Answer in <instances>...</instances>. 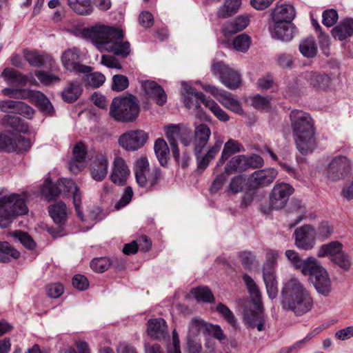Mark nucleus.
<instances>
[{"mask_svg":"<svg viewBox=\"0 0 353 353\" xmlns=\"http://www.w3.org/2000/svg\"><path fill=\"white\" fill-rule=\"evenodd\" d=\"M1 123L5 128H11L20 132H26L28 130L27 126L21 124V118L15 114L5 115Z\"/></svg>","mask_w":353,"mask_h":353,"instance_id":"obj_44","label":"nucleus"},{"mask_svg":"<svg viewBox=\"0 0 353 353\" xmlns=\"http://www.w3.org/2000/svg\"><path fill=\"white\" fill-rule=\"evenodd\" d=\"M216 311L221 314L224 319L232 326L236 327V319L232 312L224 304L219 303L216 306Z\"/></svg>","mask_w":353,"mask_h":353,"instance_id":"obj_54","label":"nucleus"},{"mask_svg":"<svg viewBox=\"0 0 353 353\" xmlns=\"http://www.w3.org/2000/svg\"><path fill=\"white\" fill-rule=\"evenodd\" d=\"M0 109L3 112H8L10 109L14 110L15 114L22 115L28 119H32L34 114V110L21 101L5 100L0 103Z\"/></svg>","mask_w":353,"mask_h":353,"instance_id":"obj_26","label":"nucleus"},{"mask_svg":"<svg viewBox=\"0 0 353 353\" xmlns=\"http://www.w3.org/2000/svg\"><path fill=\"white\" fill-rule=\"evenodd\" d=\"M145 94L159 105H163L167 101V94L164 90H144Z\"/></svg>","mask_w":353,"mask_h":353,"instance_id":"obj_52","label":"nucleus"},{"mask_svg":"<svg viewBox=\"0 0 353 353\" xmlns=\"http://www.w3.org/2000/svg\"><path fill=\"white\" fill-rule=\"evenodd\" d=\"M140 108L137 99L133 95L115 97L110 107L109 114L118 122L134 121L139 116Z\"/></svg>","mask_w":353,"mask_h":353,"instance_id":"obj_5","label":"nucleus"},{"mask_svg":"<svg viewBox=\"0 0 353 353\" xmlns=\"http://www.w3.org/2000/svg\"><path fill=\"white\" fill-rule=\"evenodd\" d=\"M110 266L109 259L105 257L97 258L90 262L91 268L97 272H104Z\"/></svg>","mask_w":353,"mask_h":353,"instance_id":"obj_56","label":"nucleus"},{"mask_svg":"<svg viewBox=\"0 0 353 353\" xmlns=\"http://www.w3.org/2000/svg\"><path fill=\"white\" fill-rule=\"evenodd\" d=\"M25 60L32 67L43 66L48 59L47 55L40 54L37 50L25 49L23 52Z\"/></svg>","mask_w":353,"mask_h":353,"instance_id":"obj_39","label":"nucleus"},{"mask_svg":"<svg viewBox=\"0 0 353 353\" xmlns=\"http://www.w3.org/2000/svg\"><path fill=\"white\" fill-rule=\"evenodd\" d=\"M85 81L89 86L99 88L105 81V77L99 72L86 73Z\"/></svg>","mask_w":353,"mask_h":353,"instance_id":"obj_58","label":"nucleus"},{"mask_svg":"<svg viewBox=\"0 0 353 353\" xmlns=\"http://www.w3.org/2000/svg\"><path fill=\"white\" fill-rule=\"evenodd\" d=\"M181 95L182 101L187 109H194L196 110V116L199 117L200 119L204 117V119L208 120V118L199 111L200 103H202L204 105L205 100H210L209 98H206L202 93L199 92H194V90H181Z\"/></svg>","mask_w":353,"mask_h":353,"instance_id":"obj_19","label":"nucleus"},{"mask_svg":"<svg viewBox=\"0 0 353 353\" xmlns=\"http://www.w3.org/2000/svg\"><path fill=\"white\" fill-rule=\"evenodd\" d=\"M330 77L324 74H313L310 78V83L314 87H319L325 88V87L330 86Z\"/></svg>","mask_w":353,"mask_h":353,"instance_id":"obj_60","label":"nucleus"},{"mask_svg":"<svg viewBox=\"0 0 353 353\" xmlns=\"http://www.w3.org/2000/svg\"><path fill=\"white\" fill-rule=\"evenodd\" d=\"M242 150L243 146L239 142L234 139H229L224 145L218 165L223 164L232 154L239 152Z\"/></svg>","mask_w":353,"mask_h":353,"instance_id":"obj_42","label":"nucleus"},{"mask_svg":"<svg viewBox=\"0 0 353 353\" xmlns=\"http://www.w3.org/2000/svg\"><path fill=\"white\" fill-rule=\"evenodd\" d=\"M295 245L299 249L308 250L315 243L314 228L310 225H304L294 230Z\"/></svg>","mask_w":353,"mask_h":353,"instance_id":"obj_18","label":"nucleus"},{"mask_svg":"<svg viewBox=\"0 0 353 353\" xmlns=\"http://www.w3.org/2000/svg\"><path fill=\"white\" fill-rule=\"evenodd\" d=\"M309 268L305 276H310L316 291L323 296H328L332 290V283L327 270L316 260Z\"/></svg>","mask_w":353,"mask_h":353,"instance_id":"obj_10","label":"nucleus"},{"mask_svg":"<svg viewBox=\"0 0 353 353\" xmlns=\"http://www.w3.org/2000/svg\"><path fill=\"white\" fill-rule=\"evenodd\" d=\"M69 7L79 15H90L94 11L90 0H68Z\"/></svg>","mask_w":353,"mask_h":353,"instance_id":"obj_37","label":"nucleus"},{"mask_svg":"<svg viewBox=\"0 0 353 353\" xmlns=\"http://www.w3.org/2000/svg\"><path fill=\"white\" fill-rule=\"evenodd\" d=\"M134 192L132 188L130 186H128L125 188L124 192L119 199L116 203L115 208L119 210L125 205H127L132 200Z\"/></svg>","mask_w":353,"mask_h":353,"instance_id":"obj_64","label":"nucleus"},{"mask_svg":"<svg viewBox=\"0 0 353 353\" xmlns=\"http://www.w3.org/2000/svg\"><path fill=\"white\" fill-rule=\"evenodd\" d=\"M163 130L169 142H174L179 136L180 126L176 124H169L163 127Z\"/></svg>","mask_w":353,"mask_h":353,"instance_id":"obj_62","label":"nucleus"},{"mask_svg":"<svg viewBox=\"0 0 353 353\" xmlns=\"http://www.w3.org/2000/svg\"><path fill=\"white\" fill-rule=\"evenodd\" d=\"M191 292L198 301L212 303L214 301V295L208 287L193 288Z\"/></svg>","mask_w":353,"mask_h":353,"instance_id":"obj_48","label":"nucleus"},{"mask_svg":"<svg viewBox=\"0 0 353 353\" xmlns=\"http://www.w3.org/2000/svg\"><path fill=\"white\" fill-rule=\"evenodd\" d=\"M133 170L137 185L147 192L153 190L162 177L161 170L156 167L150 168L145 157L135 161Z\"/></svg>","mask_w":353,"mask_h":353,"instance_id":"obj_6","label":"nucleus"},{"mask_svg":"<svg viewBox=\"0 0 353 353\" xmlns=\"http://www.w3.org/2000/svg\"><path fill=\"white\" fill-rule=\"evenodd\" d=\"M299 51L305 57H314L317 54V46L314 38L309 37L303 40L299 44Z\"/></svg>","mask_w":353,"mask_h":353,"instance_id":"obj_45","label":"nucleus"},{"mask_svg":"<svg viewBox=\"0 0 353 353\" xmlns=\"http://www.w3.org/2000/svg\"><path fill=\"white\" fill-rule=\"evenodd\" d=\"M63 66L76 73H89L90 68L81 63L79 51L76 48L65 50L61 57Z\"/></svg>","mask_w":353,"mask_h":353,"instance_id":"obj_16","label":"nucleus"},{"mask_svg":"<svg viewBox=\"0 0 353 353\" xmlns=\"http://www.w3.org/2000/svg\"><path fill=\"white\" fill-rule=\"evenodd\" d=\"M154 150L155 154L163 166L168 163L170 150L165 141L162 138L157 139L154 142Z\"/></svg>","mask_w":353,"mask_h":353,"instance_id":"obj_38","label":"nucleus"},{"mask_svg":"<svg viewBox=\"0 0 353 353\" xmlns=\"http://www.w3.org/2000/svg\"><path fill=\"white\" fill-rule=\"evenodd\" d=\"M352 170V162L346 156L339 155L332 159L328 165L327 176L333 181L345 179Z\"/></svg>","mask_w":353,"mask_h":353,"instance_id":"obj_13","label":"nucleus"},{"mask_svg":"<svg viewBox=\"0 0 353 353\" xmlns=\"http://www.w3.org/2000/svg\"><path fill=\"white\" fill-rule=\"evenodd\" d=\"M212 71L218 74L221 83L228 88L241 86V77L239 72L227 66L222 61H214L212 65Z\"/></svg>","mask_w":353,"mask_h":353,"instance_id":"obj_12","label":"nucleus"},{"mask_svg":"<svg viewBox=\"0 0 353 353\" xmlns=\"http://www.w3.org/2000/svg\"><path fill=\"white\" fill-rule=\"evenodd\" d=\"M266 263L263 268V279L268 296L271 299H275L278 295V282L274 268V263L276 262L279 254L276 250H266Z\"/></svg>","mask_w":353,"mask_h":353,"instance_id":"obj_9","label":"nucleus"},{"mask_svg":"<svg viewBox=\"0 0 353 353\" xmlns=\"http://www.w3.org/2000/svg\"><path fill=\"white\" fill-rule=\"evenodd\" d=\"M292 135L297 150L303 154L311 153L316 147L314 123L310 114L294 110L290 113Z\"/></svg>","mask_w":353,"mask_h":353,"instance_id":"obj_3","label":"nucleus"},{"mask_svg":"<svg viewBox=\"0 0 353 353\" xmlns=\"http://www.w3.org/2000/svg\"><path fill=\"white\" fill-rule=\"evenodd\" d=\"M241 0H224L217 11L219 18L226 19L237 13L241 8Z\"/></svg>","mask_w":353,"mask_h":353,"instance_id":"obj_34","label":"nucleus"},{"mask_svg":"<svg viewBox=\"0 0 353 353\" xmlns=\"http://www.w3.org/2000/svg\"><path fill=\"white\" fill-rule=\"evenodd\" d=\"M3 94L10 97L28 99L34 103L44 114L52 116L54 110L49 99L41 92L34 90H3Z\"/></svg>","mask_w":353,"mask_h":353,"instance_id":"obj_8","label":"nucleus"},{"mask_svg":"<svg viewBox=\"0 0 353 353\" xmlns=\"http://www.w3.org/2000/svg\"><path fill=\"white\" fill-rule=\"evenodd\" d=\"M341 251H343V244L338 241H334L322 245L320 247L316 255L318 257L330 256L332 260L334 256L339 254Z\"/></svg>","mask_w":353,"mask_h":353,"instance_id":"obj_40","label":"nucleus"},{"mask_svg":"<svg viewBox=\"0 0 353 353\" xmlns=\"http://www.w3.org/2000/svg\"><path fill=\"white\" fill-rule=\"evenodd\" d=\"M222 141H216L214 145L208 150L206 154L199 161L198 168L203 170L205 169L208 165L209 163L215 157L216 154L219 152L222 146Z\"/></svg>","mask_w":353,"mask_h":353,"instance_id":"obj_46","label":"nucleus"},{"mask_svg":"<svg viewBox=\"0 0 353 353\" xmlns=\"http://www.w3.org/2000/svg\"><path fill=\"white\" fill-rule=\"evenodd\" d=\"M277 176V171L274 168L255 171L249 179L250 189H257L272 183Z\"/></svg>","mask_w":353,"mask_h":353,"instance_id":"obj_21","label":"nucleus"},{"mask_svg":"<svg viewBox=\"0 0 353 353\" xmlns=\"http://www.w3.org/2000/svg\"><path fill=\"white\" fill-rule=\"evenodd\" d=\"M243 280L251 295L252 306L246 307L243 311L245 323L254 327L256 323L263 317L261 294L254 280L248 274L243 276Z\"/></svg>","mask_w":353,"mask_h":353,"instance_id":"obj_7","label":"nucleus"},{"mask_svg":"<svg viewBox=\"0 0 353 353\" xmlns=\"http://www.w3.org/2000/svg\"><path fill=\"white\" fill-rule=\"evenodd\" d=\"M68 208L65 203L59 201L50 206L49 214L59 227L65 224L68 218Z\"/></svg>","mask_w":353,"mask_h":353,"instance_id":"obj_32","label":"nucleus"},{"mask_svg":"<svg viewBox=\"0 0 353 353\" xmlns=\"http://www.w3.org/2000/svg\"><path fill=\"white\" fill-rule=\"evenodd\" d=\"M285 256L291 262L295 269L299 270L302 274L306 275L309 273V268H312V265L316 260L313 256L307 257L305 259L302 260L299 254L292 250H288L285 251Z\"/></svg>","mask_w":353,"mask_h":353,"instance_id":"obj_29","label":"nucleus"},{"mask_svg":"<svg viewBox=\"0 0 353 353\" xmlns=\"http://www.w3.org/2000/svg\"><path fill=\"white\" fill-rule=\"evenodd\" d=\"M130 175V170L125 160L119 156H116L111 165L110 179L115 185L123 186L126 184Z\"/></svg>","mask_w":353,"mask_h":353,"instance_id":"obj_17","label":"nucleus"},{"mask_svg":"<svg viewBox=\"0 0 353 353\" xmlns=\"http://www.w3.org/2000/svg\"><path fill=\"white\" fill-rule=\"evenodd\" d=\"M83 34L101 51L112 52L126 57L130 53V45L123 41V32L117 28L98 24L83 30Z\"/></svg>","mask_w":353,"mask_h":353,"instance_id":"obj_1","label":"nucleus"},{"mask_svg":"<svg viewBox=\"0 0 353 353\" xmlns=\"http://www.w3.org/2000/svg\"><path fill=\"white\" fill-rule=\"evenodd\" d=\"M212 94L227 109L232 112L243 114V110L239 101L225 90H211Z\"/></svg>","mask_w":353,"mask_h":353,"instance_id":"obj_22","label":"nucleus"},{"mask_svg":"<svg viewBox=\"0 0 353 353\" xmlns=\"http://www.w3.org/2000/svg\"><path fill=\"white\" fill-rule=\"evenodd\" d=\"M204 105L217 117L220 121L226 122L229 121L230 117L228 114L223 110L219 105L212 99L204 101Z\"/></svg>","mask_w":353,"mask_h":353,"instance_id":"obj_49","label":"nucleus"},{"mask_svg":"<svg viewBox=\"0 0 353 353\" xmlns=\"http://www.w3.org/2000/svg\"><path fill=\"white\" fill-rule=\"evenodd\" d=\"M13 236L17 239L28 250H33L36 247V243L27 232L17 230L13 233Z\"/></svg>","mask_w":353,"mask_h":353,"instance_id":"obj_53","label":"nucleus"},{"mask_svg":"<svg viewBox=\"0 0 353 353\" xmlns=\"http://www.w3.org/2000/svg\"><path fill=\"white\" fill-rule=\"evenodd\" d=\"M332 34L335 39L343 40L353 35V19H347L341 21L332 29Z\"/></svg>","mask_w":353,"mask_h":353,"instance_id":"obj_33","label":"nucleus"},{"mask_svg":"<svg viewBox=\"0 0 353 353\" xmlns=\"http://www.w3.org/2000/svg\"><path fill=\"white\" fill-rule=\"evenodd\" d=\"M281 304L284 310L292 312L296 316H302L312 310L313 300L305 285L293 277L283 283Z\"/></svg>","mask_w":353,"mask_h":353,"instance_id":"obj_2","label":"nucleus"},{"mask_svg":"<svg viewBox=\"0 0 353 353\" xmlns=\"http://www.w3.org/2000/svg\"><path fill=\"white\" fill-rule=\"evenodd\" d=\"M19 256L20 252L7 241H0V262L8 263Z\"/></svg>","mask_w":353,"mask_h":353,"instance_id":"obj_41","label":"nucleus"},{"mask_svg":"<svg viewBox=\"0 0 353 353\" xmlns=\"http://www.w3.org/2000/svg\"><path fill=\"white\" fill-rule=\"evenodd\" d=\"M27 192L10 194L0 190V226L7 228L17 216L26 214L28 212L26 201Z\"/></svg>","mask_w":353,"mask_h":353,"instance_id":"obj_4","label":"nucleus"},{"mask_svg":"<svg viewBox=\"0 0 353 353\" xmlns=\"http://www.w3.org/2000/svg\"><path fill=\"white\" fill-rule=\"evenodd\" d=\"M331 261L345 271L349 270L351 267L350 256L343 251L334 256Z\"/></svg>","mask_w":353,"mask_h":353,"instance_id":"obj_55","label":"nucleus"},{"mask_svg":"<svg viewBox=\"0 0 353 353\" xmlns=\"http://www.w3.org/2000/svg\"><path fill=\"white\" fill-rule=\"evenodd\" d=\"M188 353H215V343L213 340L206 339L204 347L200 340L186 341Z\"/></svg>","mask_w":353,"mask_h":353,"instance_id":"obj_31","label":"nucleus"},{"mask_svg":"<svg viewBox=\"0 0 353 353\" xmlns=\"http://www.w3.org/2000/svg\"><path fill=\"white\" fill-rule=\"evenodd\" d=\"M295 17V10L290 4L276 6L272 12L274 23H291Z\"/></svg>","mask_w":353,"mask_h":353,"instance_id":"obj_27","label":"nucleus"},{"mask_svg":"<svg viewBox=\"0 0 353 353\" xmlns=\"http://www.w3.org/2000/svg\"><path fill=\"white\" fill-rule=\"evenodd\" d=\"M296 33V28L292 23H274L271 34L273 38L282 41H290Z\"/></svg>","mask_w":353,"mask_h":353,"instance_id":"obj_30","label":"nucleus"},{"mask_svg":"<svg viewBox=\"0 0 353 353\" xmlns=\"http://www.w3.org/2000/svg\"><path fill=\"white\" fill-rule=\"evenodd\" d=\"M207 326L208 323L201 319L198 317L192 319L188 325L187 341L199 340L198 336L201 332H206Z\"/></svg>","mask_w":353,"mask_h":353,"instance_id":"obj_35","label":"nucleus"},{"mask_svg":"<svg viewBox=\"0 0 353 353\" xmlns=\"http://www.w3.org/2000/svg\"><path fill=\"white\" fill-rule=\"evenodd\" d=\"M30 147L31 143L30 140L21 135L17 134L10 137L6 134L3 150L8 152H16L17 153H22L29 150Z\"/></svg>","mask_w":353,"mask_h":353,"instance_id":"obj_25","label":"nucleus"},{"mask_svg":"<svg viewBox=\"0 0 353 353\" xmlns=\"http://www.w3.org/2000/svg\"><path fill=\"white\" fill-rule=\"evenodd\" d=\"M147 324V332L150 337L163 339L169 336L167 323L163 319H150Z\"/></svg>","mask_w":353,"mask_h":353,"instance_id":"obj_28","label":"nucleus"},{"mask_svg":"<svg viewBox=\"0 0 353 353\" xmlns=\"http://www.w3.org/2000/svg\"><path fill=\"white\" fill-rule=\"evenodd\" d=\"M210 134V129L206 124H200L195 127L193 145L197 159L207 145Z\"/></svg>","mask_w":353,"mask_h":353,"instance_id":"obj_24","label":"nucleus"},{"mask_svg":"<svg viewBox=\"0 0 353 353\" xmlns=\"http://www.w3.org/2000/svg\"><path fill=\"white\" fill-rule=\"evenodd\" d=\"M1 76L9 84L21 86L38 85V82L32 73L25 75L12 68H6L2 72Z\"/></svg>","mask_w":353,"mask_h":353,"instance_id":"obj_20","label":"nucleus"},{"mask_svg":"<svg viewBox=\"0 0 353 353\" xmlns=\"http://www.w3.org/2000/svg\"><path fill=\"white\" fill-rule=\"evenodd\" d=\"M333 233V227L327 221H322L318 228L316 233L317 238L324 241L328 239Z\"/></svg>","mask_w":353,"mask_h":353,"instance_id":"obj_57","label":"nucleus"},{"mask_svg":"<svg viewBox=\"0 0 353 353\" xmlns=\"http://www.w3.org/2000/svg\"><path fill=\"white\" fill-rule=\"evenodd\" d=\"M61 190L58 186V182L52 183L50 179H47L41 188V193L47 201H52L61 193Z\"/></svg>","mask_w":353,"mask_h":353,"instance_id":"obj_43","label":"nucleus"},{"mask_svg":"<svg viewBox=\"0 0 353 353\" xmlns=\"http://www.w3.org/2000/svg\"><path fill=\"white\" fill-rule=\"evenodd\" d=\"M148 134L142 130H130L121 134L119 145L128 152H134L141 148L148 141Z\"/></svg>","mask_w":353,"mask_h":353,"instance_id":"obj_11","label":"nucleus"},{"mask_svg":"<svg viewBox=\"0 0 353 353\" xmlns=\"http://www.w3.org/2000/svg\"><path fill=\"white\" fill-rule=\"evenodd\" d=\"M109 159L108 155L105 152H99L93 157L90 165V174L95 181H103L108 173Z\"/></svg>","mask_w":353,"mask_h":353,"instance_id":"obj_14","label":"nucleus"},{"mask_svg":"<svg viewBox=\"0 0 353 353\" xmlns=\"http://www.w3.org/2000/svg\"><path fill=\"white\" fill-rule=\"evenodd\" d=\"M250 21L248 14L239 15L232 20L226 22L221 28V32L225 37H230L245 30Z\"/></svg>","mask_w":353,"mask_h":353,"instance_id":"obj_23","label":"nucleus"},{"mask_svg":"<svg viewBox=\"0 0 353 353\" xmlns=\"http://www.w3.org/2000/svg\"><path fill=\"white\" fill-rule=\"evenodd\" d=\"M87 151L85 145L82 142L77 143L73 148L72 159L77 162H84L85 161Z\"/></svg>","mask_w":353,"mask_h":353,"instance_id":"obj_63","label":"nucleus"},{"mask_svg":"<svg viewBox=\"0 0 353 353\" xmlns=\"http://www.w3.org/2000/svg\"><path fill=\"white\" fill-rule=\"evenodd\" d=\"M250 45L251 38L245 33L239 34L232 41L233 48L240 52H246L249 50Z\"/></svg>","mask_w":353,"mask_h":353,"instance_id":"obj_47","label":"nucleus"},{"mask_svg":"<svg viewBox=\"0 0 353 353\" xmlns=\"http://www.w3.org/2000/svg\"><path fill=\"white\" fill-rule=\"evenodd\" d=\"M241 262L247 270H251L254 266L258 265L256 256L251 251H242L238 253Z\"/></svg>","mask_w":353,"mask_h":353,"instance_id":"obj_50","label":"nucleus"},{"mask_svg":"<svg viewBox=\"0 0 353 353\" xmlns=\"http://www.w3.org/2000/svg\"><path fill=\"white\" fill-rule=\"evenodd\" d=\"M34 75L44 86L56 85L60 81L59 77L42 70H36Z\"/></svg>","mask_w":353,"mask_h":353,"instance_id":"obj_51","label":"nucleus"},{"mask_svg":"<svg viewBox=\"0 0 353 353\" xmlns=\"http://www.w3.org/2000/svg\"><path fill=\"white\" fill-rule=\"evenodd\" d=\"M294 192V188L288 183H279L274 186L270 199V205L275 210L283 209Z\"/></svg>","mask_w":353,"mask_h":353,"instance_id":"obj_15","label":"nucleus"},{"mask_svg":"<svg viewBox=\"0 0 353 353\" xmlns=\"http://www.w3.org/2000/svg\"><path fill=\"white\" fill-rule=\"evenodd\" d=\"M290 210L292 212H296L297 214L296 220L292 225L294 226L303 220L304 214L306 212V209L305 207L301 204L300 201L294 199L290 203Z\"/></svg>","mask_w":353,"mask_h":353,"instance_id":"obj_59","label":"nucleus"},{"mask_svg":"<svg viewBox=\"0 0 353 353\" xmlns=\"http://www.w3.org/2000/svg\"><path fill=\"white\" fill-rule=\"evenodd\" d=\"M248 169V160L247 157L245 155H237L232 158L225 166L227 174L243 172Z\"/></svg>","mask_w":353,"mask_h":353,"instance_id":"obj_36","label":"nucleus"},{"mask_svg":"<svg viewBox=\"0 0 353 353\" xmlns=\"http://www.w3.org/2000/svg\"><path fill=\"white\" fill-rule=\"evenodd\" d=\"M246 179L244 175L236 176L232 179L229 188L233 193H238L243 191L245 185Z\"/></svg>","mask_w":353,"mask_h":353,"instance_id":"obj_61","label":"nucleus"}]
</instances>
